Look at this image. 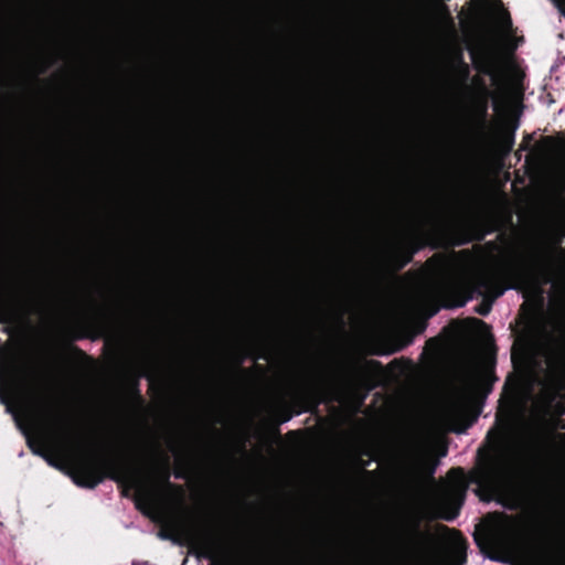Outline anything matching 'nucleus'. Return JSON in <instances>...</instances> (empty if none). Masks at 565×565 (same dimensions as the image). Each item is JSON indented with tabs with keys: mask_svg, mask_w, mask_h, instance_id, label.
<instances>
[{
	"mask_svg": "<svg viewBox=\"0 0 565 565\" xmlns=\"http://www.w3.org/2000/svg\"><path fill=\"white\" fill-rule=\"evenodd\" d=\"M23 373L24 371L13 361L0 366V402L11 413L34 407L41 415L51 419L54 431L41 429L36 437L28 436L26 444L34 455L55 466L54 457L62 455L67 446L82 445V435L74 418L62 412L61 403L53 394L47 379L41 377L35 390L22 376Z\"/></svg>",
	"mask_w": 565,
	"mask_h": 565,
	"instance_id": "nucleus-1",
	"label": "nucleus"
},
{
	"mask_svg": "<svg viewBox=\"0 0 565 565\" xmlns=\"http://www.w3.org/2000/svg\"><path fill=\"white\" fill-rule=\"evenodd\" d=\"M74 482L86 489H95L105 479L119 484L122 497H130L135 490V505L146 516L154 519L159 510V490L149 482L145 470L137 460L103 456L82 458L76 461L73 473Z\"/></svg>",
	"mask_w": 565,
	"mask_h": 565,
	"instance_id": "nucleus-2",
	"label": "nucleus"
},
{
	"mask_svg": "<svg viewBox=\"0 0 565 565\" xmlns=\"http://www.w3.org/2000/svg\"><path fill=\"white\" fill-rule=\"evenodd\" d=\"M508 468L507 461L498 446L490 448H479L477 452V461L468 475L463 468L455 467L448 471V477L454 481L446 501L450 505V511L443 518L447 521L455 520L466 497L468 483L477 484V493H491L499 490L507 480Z\"/></svg>",
	"mask_w": 565,
	"mask_h": 565,
	"instance_id": "nucleus-3",
	"label": "nucleus"
},
{
	"mask_svg": "<svg viewBox=\"0 0 565 565\" xmlns=\"http://www.w3.org/2000/svg\"><path fill=\"white\" fill-rule=\"evenodd\" d=\"M436 289L445 308H460L475 295L482 297L481 303L476 307V312L480 316H487L491 311L493 300L503 294V289L495 286L492 276L488 273L478 274L465 286L443 280Z\"/></svg>",
	"mask_w": 565,
	"mask_h": 565,
	"instance_id": "nucleus-4",
	"label": "nucleus"
},
{
	"mask_svg": "<svg viewBox=\"0 0 565 565\" xmlns=\"http://www.w3.org/2000/svg\"><path fill=\"white\" fill-rule=\"evenodd\" d=\"M501 7L497 17L498 25L503 34L500 45L497 43H487L478 49L470 50L472 65L476 71L483 75H495L502 62V54L513 55L519 46V42H523V38L513 36V23L510 12L503 8L501 0H497Z\"/></svg>",
	"mask_w": 565,
	"mask_h": 565,
	"instance_id": "nucleus-5",
	"label": "nucleus"
},
{
	"mask_svg": "<svg viewBox=\"0 0 565 565\" xmlns=\"http://www.w3.org/2000/svg\"><path fill=\"white\" fill-rule=\"evenodd\" d=\"M537 495L556 511L552 542L558 551L565 548V478L559 473H548L535 486Z\"/></svg>",
	"mask_w": 565,
	"mask_h": 565,
	"instance_id": "nucleus-6",
	"label": "nucleus"
},
{
	"mask_svg": "<svg viewBox=\"0 0 565 565\" xmlns=\"http://www.w3.org/2000/svg\"><path fill=\"white\" fill-rule=\"evenodd\" d=\"M193 540L199 555L210 559L211 565H248L236 557L224 535L214 526L195 531Z\"/></svg>",
	"mask_w": 565,
	"mask_h": 565,
	"instance_id": "nucleus-7",
	"label": "nucleus"
},
{
	"mask_svg": "<svg viewBox=\"0 0 565 565\" xmlns=\"http://www.w3.org/2000/svg\"><path fill=\"white\" fill-rule=\"evenodd\" d=\"M543 355L551 382L558 388H565V331L547 338Z\"/></svg>",
	"mask_w": 565,
	"mask_h": 565,
	"instance_id": "nucleus-8",
	"label": "nucleus"
},
{
	"mask_svg": "<svg viewBox=\"0 0 565 565\" xmlns=\"http://www.w3.org/2000/svg\"><path fill=\"white\" fill-rule=\"evenodd\" d=\"M417 250L418 246H415L413 242H401L394 245L387 254V263L395 271L402 270L413 260Z\"/></svg>",
	"mask_w": 565,
	"mask_h": 565,
	"instance_id": "nucleus-9",
	"label": "nucleus"
},
{
	"mask_svg": "<svg viewBox=\"0 0 565 565\" xmlns=\"http://www.w3.org/2000/svg\"><path fill=\"white\" fill-rule=\"evenodd\" d=\"M370 367L381 370L382 364L376 360H367L363 364L356 365L353 369L355 383L358 386L364 388L365 393H369L376 386V382L371 374Z\"/></svg>",
	"mask_w": 565,
	"mask_h": 565,
	"instance_id": "nucleus-10",
	"label": "nucleus"
},
{
	"mask_svg": "<svg viewBox=\"0 0 565 565\" xmlns=\"http://www.w3.org/2000/svg\"><path fill=\"white\" fill-rule=\"evenodd\" d=\"M497 376L493 369L482 372L477 377H473L468 383V390L471 394L481 393L487 396L491 391Z\"/></svg>",
	"mask_w": 565,
	"mask_h": 565,
	"instance_id": "nucleus-11",
	"label": "nucleus"
},
{
	"mask_svg": "<svg viewBox=\"0 0 565 565\" xmlns=\"http://www.w3.org/2000/svg\"><path fill=\"white\" fill-rule=\"evenodd\" d=\"M493 230H484L481 225H473L469 228H461L455 232V246H461L468 244L470 242H481L484 239L486 235Z\"/></svg>",
	"mask_w": 565,
	"mask_h": 565,
	"instance_id": "nucleus-12",
	"label": "nucleus"
},
{
	"mask_svg": "<svg viewBox=\"0 0 565 565\" xmlns=\"http://www.w3.org/2000/svg\"><path fill=\"white\" fill-rule=\"evenodd\" d=\"M301 397L308 401H311L315 406H317L322 397L326 395V382L324 380L315 381L308 385H306L301 390Z\"/></svg>",
	"mask_w": 565,
	"mask_h": 565,
	"instance_id": "nucleus-13",
	"label": "nucleus"
},
{
	"mask_svg": "<svg viewBox=\"0 0 565 565\" xmlns=\"http://www.w3.org/2000/svg\"><path fill=\"white\" fill-rule=\"evenodd\" d=\"M275 420H276V433L279 434L278 426L280 424L289 422L294 413L291 412L290 405L285 402H280L274 409Z\"/></svg>",
	"mask_w": 565,
	"mask_h": 565,
	"instance_id": "nucleus-14",
	"label": "nucleus"
},
{
	"mask_svg": "<svg viewBox=\"0 0 565 565\" xmlns=\"http://www.w3.org/2000/svg\"><path fill=\"white\" fill-rule=\"evenodd\" d=\"M17 309L7 301H0V324L11 326L15 322Z\"/></svg>",
	"mask_w": 565,
	"mask_h": 565,
	"instance_id": "nucleus-15",
	"label": "nucleus"
},
{
	"mask_svg": "<svg viewBox=\"0 0 565 565\" xmlns=\"http://www.w3.org/2000/svg\"><path fill=\"white\" fill-rule=\"evenodd\" d=\"M161 482H162L163 488L166 490H168L169 492H173L179 495L183 493V489L181 486L174 484L170 481V471L168 468L164 469V471L161 476Z\"/></svg>",
	"mask_w": 565,
	"mask_h": 565,
	"instance_id": "nucleus-16",
	"label": "nucleus"
},
{
	"mask_svg": "<svg viewBox=\"0 0 565 565\" xmlns=\"http://www.w3.org/2000/svg\"><path fill=\"white\" fill-rule=\"evenodd\" d=\"M515 129H516V126H513L511 129L502 131V135H501L502 142L508 151L511 150L513 147Z\"/></svg>",
	"mask_w": 565,
	"mask_h": 565,
	"instance_id": "nucleus-17",
	"label": "nucleus"
},
{
	"mask_svg": "<svg viewBox=\"0 0 565 565\" xmlns=\"http://www.w3.org/2000/svg\"><path fill=\"white\" fill-rule=\"evenodd\" d=\"M458 76L466 82L470 76V66L460 57V65L456 66Z\"/></svg>",
	"mask_w": 565,
	"mask_h": 565,
	"instance_id": "nucleus-18",
	"label": "nucleus"
},
{
	"mask_svg": "<svg viewBox=\"0 0 565 565\" xmlns=\"http://www.w3.org/2000/svg\"><path fill=\"white\" fill-rule=\"evenodd\" d=\"M407 532L413 537H418L420 535V521L417 518H414L408 523Z\"/></svg>",
	"mask_w": 565,
	"mask_h": 565,
	"instance_id": "nucleus-19",
	"label": "nucleus"
},
{
	"mask_svg": "<svg viewBox=\"0 0 565 565\" xmlns=\"http://www.w3.org/2000/svg\"><path fill=\"white\" fill-rule=\"evenodd\" d=\"M466 555L458 554L455 557L443 562L440 565H463Z\"/></svg>",
	"mask_w": 565,
	"mask_h": 565,
	"instance_id": "nucleus-20",
	"label": "nucleus"
},
{
	"mask_svg": "<svg viewBox=\"0 0 565 565\" xmlns=\"http://www.w3.org/2000/svg\"><path fill=\"white\" fill-rule=\"evenodd\" d=\"M70 351L73 352L75 355H77L81 359L89 360L90 358L78 347L74 344H70L68 347Z\"/></svg>",
	"mask_w": 565,
	"mask_h": 565,
	"instance_id": "nucleus-21",
	"label": "nucleus"
},
{
	"mask_svg": "<svg viewBox=\"0 0 565 565\" xmlns=\"http://www.w3.org/2000/svg\"><path fill=\"white\" fill-rule=\"evenodd\" d=\"M562 15L565 17V0H551Z\"/></svg>",
	"mask_w": 565,
	"mask_h": 565,
	"instance_id": "nucleus-22",
	"label": "nucleus"
},
{
	"mask_svg": "<svg viewBox=\"0 0 565 565\" xmlns=\"http://www.w3.org/2000/svg\"><path fill=\"white\" fill-rule=\"evenodd\" d=\"M554 438L557 439L559 447L565 452V433H557L554 435Z\"/></svg>",
	"mask_w": 565,
	"mask_h": 565,
	"instance_id": "nucleus-23",
	"label": "nucleus"
},
{
	"mask_svg": "<svg viewBox=\"0 0 565 565\" xmlns=\"http://www.w3.org/2000/svg\"><path fill=\"white\" fill-rule=\"evenodd\" d=\"M460 57L463 58V53L461 50H458L452 56V61L456 64V66L460 65Z\"/></svg>",
	"mask_w": 565,
	"mask_h": 565,
	"instance_id": "nucleus-24",
	"label": "nucleus"
},
{
	"mask_svg": "<svg viewBox=\"0 0 565 565\" xmlns=\"http://www.w3.org/2000/svg\"><path fill=\"white\" fill-rule=\"evenodd\" d=\"M149 367H150L149 362H146V363H145V365H143V369H142V373H141V374H142L143 376H147L148 379H150V380L152 381V380H153V375H152V373H149V372H148V371H149Z\"/></svg>",
	"mask_w": 565,
	"mask_h": 565,
	"instance_id": "nucleus-25",
	"label": "nucleus"
},
{
	"mask_svg": "<svg viewBox=\"0 0 565 565\" xmlns=\"http://www.w3.org/2000/svg\"><path fill=\"white\" fill-rule=\"evenodd\" d=\"M555 429L565 430V420L564 419H557L556 423H555Z\"/></svg>",
	"mask_w": 565,
	"mask_h": 565,
	"instance_id": "nucleus-26",
	"label": "nucleus"
},
{
	"mask_svg": "<svg viewBox=\"0 0 565 565\" xmlns=\"http://www.w3.org/2000/svg\"><path fill=\"white\" fill-rule=\"evenodd\" d=\"M253 359H254L255 361H256V360H259V359L267 360V355L262 351V352H259L258 354L253 355Z\"/></svg>",
	"mask_w": 565,
	"mask_h": 565,
	"instance_id": "nucleus-27",
	"label": "nucleus"
},
{
	"mask_svg": "<svg viewBox=\"0 0 565 565\" xmlns=\"http://www.w3.org/2000/svg\"><path fill=\"white\" fill-rule=\"evenodd\" d=\"M436 465H437V463L431 465V466L429 467V469H428V476H429L430 478H433V475H434L435 469H436Z\"/></svg>",
	"mask_w": 565,
	"mask_h": 565,
	"instance_id": "nucleus-28",
	"label": "nucleus"
},
{
	"mask_svg": "<svg viewBox=\"0 0 565 565\" xmlns=\"http://www.w3.org/2000/svg\"><path fill=\"white\" fill-rule=\"evenodd\" d=\"M159 536L164 540L171 539V535L163 531H160Z\"/></svg>",
	"mask_w": 565,
	"mask_h": 565,
	"instance_id": "nucleus-29",
	"label": "nucleus"
},
{
	"mask_svg": "<svg viewBox=\"0 0 565 565\" xmlns=\"http://www.w3.org/2000/svg\"><path fill=\"white\" fill-rule=\"evenodd\" d=\"M113 312H110L109 310H104L102 313L103 318H109Z\"/></svg>",
	"mask_w": 565,
	"mask_h": 565,
	"instance_id": "nucleus-30",
	"label": "nucleus"
},
{
	"mask_svg": "<svg viewBox=\"0 0 565 565\" xmlns=\"http://www.w3.org/2000/svg\"><path fill=\"white\" fill-rule=\"evenodd\" d=\"M438 343V340L436 338H430L428 341H427V344L430 345V344H437Z\"/></svg>",
	"mask_w": 565,
	"mask_h": 565,
	"instance_id": "nucleus-31",
	"label": "nucleus"
},
{
	"mask_svg": "<svg viewBox=\"0 0 565 565\" xmlns=\"http://www.w3.org/2000/svg\"><path fill=\"white\" fill-rule=\"evenodd\" d=\"M51 64H46L45 66H43L42 68L39 70V73L40 74H43L46 72L47 67L50 66Z\"/></svg>",
	"mask_w": 565,
	"mask_h": 565,
	"instance_id": "nucleus-32",
	"label": "nucleus"
},
{
	"mask_svg": "<svg viewBox=\"0 0 565 565\" xmlns=\"http://www.w3.org/2000/svg\"><path fill=\"white\" fill-rule=\"evenodd\" d=\"M243 361H244V358H243V356H239V358L237 359V361H236V365H237V366H241V365H242V363H243Z\"/></svg>",
	"mask_w": 565,
	"mask_h": 565,
	"instance_id": "nucleus-33",
	"label": "nucleus"
},
{
	"mask_svg": "<svg viewBox=\"0 0 565 565\" xmlns=\"http://www.w3.org/2000/svg\"><path fill=\"white\" fill-rule=\"evenodd\" d=\"M545 140L548 143H553L554 142V139L552 137H546Z\"/></svg>",
	"mask_w": 565,
	"mask_h": 565,
	"instance_id": "nucleus-34",
	"label": "nucleus"
},
{
	"mask_svg": "<svg viewBox=\"0 0 565 565\" xmlns=\"http://www.w3.org/2000/svg\"><path fill=\"white\" fill-rule=\"evenodd\" d=\"M445 10L448 11L447 7H445ZM447 14H448V18H449L450 22L454 23L452 17H450L449 12H447Z\"/></svg>",
	"mask_w": 565,
	"mask_h": 565,
	"instance_id": "nucleus-35",
	"label": "nucleus"
},
{
	"mask_svg": "<svg viewBox=\"0 0 565 565\" xmlns=\"http://www.w3.org/2000/svg\"><path fill=\"white\" fill-rule=\"evenodd\" d=\"M364 472H365L366 475H369V476H374V473H375L374 471H369V470H365Z\"/></svg>",
	"mask_w": 565,
	"mask_h": 565,
	"instance_id": "nucleus-36",
	"label": "nucleus"
},
{
	"mask_svg": "<svg viewBox=\"0 0 565 565\" xmlns=\"http://www.w3.org/2000/svg\"><path fill=\"white\" fill-rule=\"evenodd\" d=\"M132 565H148L147 563H134Z\"/></svg>",
	"mask_w": 565,
	"mask_h": 565,
	"instance_id": "nucleus-37",
	"label": "nucleus"
},
{
	"mask_svg": "<svg viewBox=\"0 0 565 565\" xmlns=\"http://www.w3.org/2000/svg\"><path fill=\"white\" fill-rule=\"evenodd\" d=\"M547 565H554V564H547Z\"/></svg>",
	"mask_w": 565,
	"mask_h": 565,
	"instance_id": "nucleus-38",
	"label": "nucleus"
}]
</instances>
